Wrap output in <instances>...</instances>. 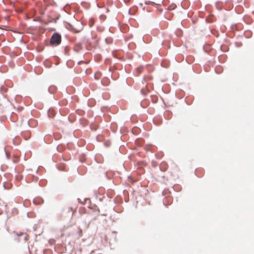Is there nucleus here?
<instances>
[{
	"label": "nucleus",
	"mask_w": 254,
	"mask_h": 254,
	"mask_svg": "<svg viewBox=\"0 0 254 254\" xmlns=\"http://www.w3.org/2000/svg\"><path fill=\"white\" fill-rule=\"evenodd\" d=\"M176 4H175V3H172L171 5H170L168 7V9L169 10H173L176 7Z\"/></svg>",
	"instance_id": "nucleus-9"
},
{
	"label": "nucleus",
	"mask_w": 254,
	"mask_h": 254,
	"mask_svg": "<svg viewBox=\"0 0 254 254\" xmlns=\"http://www.w3.org/2000/svg\"><path fill=\"white\" fill-rule=\"evenodd\" d=\"M215 71H216V72L217 73H218V72H217V69H215ZM219 73H220V72H219Z\"/></svg>",
	"instance_id": "nucleus-22"
},
{
	"label": "nucleus",
	"mask_w": 254,
	"mask_h": 254,
	"mask_svg": "<svg viewBox=\"0 0 254 254\" xmlns=\"http://www.w3.org/2000/svg\"><path fill=\"white\" fill-rule=\"evenodd\" d=\"M56 103L57 104H59V102H58L57 101H56Z\"/></svg>",
	"instance_id": "nucleus-21"
},
{
	"label": "nucleus",
	"mask_w": 254,
	"mask_h": 254,
	"mask_svg": "<svg viewBox=\"0 0 254 254\" xmlns=\"http://www.w3.org/2000/svg\"><path fill=\"white\" fill-rule=\"evenodd\" d=\"M26 236H25V237H24V241H26Z\"/></svg>",
	"instance_id": "nucleus-19"
},
{
	"label": "nucleus",
	"mask_w": 254,
	"mask_h": 254,
	"mask_svg": "<svg viewBox=\"0 0 254 254\" xmlns=\"http://www.w3.org/2000/svg\"><path fill=\"white\" fill-rule=\"evenodd\" d=\"M56 90V87L54 86H52L50 87H49V93L51 94V97L49 96V98H52L53 99H55L54 96L53 95V94L54 93V92Z\"/></svg>",
	"instance_id": "nucleus-3"
},
{
	"label": "nucleus",
	"mask_w": 254,
	"mask_h": 254,
	"mask_svg": "<svg viewBox=\"0 0 254 254\" xmlns=\"http://www.w3.org/2000/svg\"><path fill=\"white\" fill-rule=\"evenodd\" d=\"M205 20L208 23H212L214 21V17L212 15H210L206 18Z\"/></svg>",
	"instance_id": "nucleus-7"
},
{
	"label": "nucleus",
	"mask_w": 254,
	"mask_h": 254,
	"mask_svg": "<svg viewBox=\"0 0 254 254\" xmlns=\"http://www.w3.org/2000/svg\"><path fill=\"white\" fill-rule=\"evenodd\" d=\"M60 17V15H58L56 18H52L51 15H49V23L50 22H55L56 23L57 22V20L59 19Z\"/></svg>",
	"instance_id": "nucleus-5"
},
{
	"label": "nucleus",
	"mask_w": 254,
	"mask_h": 254,
	"mask_svg": "<svg viewBox=\"0 0 254 254\" xmlns=\"http://www.w3.org/2000/svg\"><path fill=\"white\" fill-rule=\"evenodd\" d=\"M105 41H106V42L107 44H109V42H108V39H105Z\"/></svg>",
	"instance_id": "nucleus-16"
},
{
	"label": "nucleus",
	"mask_w": 254,
	"mask_h": 254,
	"mask_svg": "<svg viewBox=\"0 0 254 254\" xmlns=\"http://www.w3.org/2000/svg\"><path fill=\"white\" fill-rule=\"evenodd\" d=\"M56 31V29L55 28H52L49 27V31Z\"/></svg>",
	"instance_id": "nucleus-12"
},
{
	"label": "nucleus",
	"mask_w": 254,
	"mask_h": 254,
	"mask_svg": "<svg viewBox=\"0 0 254 254\" xmlns=\"http://www.w3.org/2000/svg\"><path fill=\"white\" fill-rule=\"evenodd\" d=\"M71 211L72 212V214H73V209L72 208H70Z\"/></svg>",
	"instance_id": "nucleus-17"
},
{
	"label": "nucleus",
	"mask_w": 254,
	"mask_h": 254,
	"mask_svg": "<svg viewBox=\"0 0 254 254\" xmlns=\"http://www.w3.org/2000/svg\"><path fill=\"white\" fill-rule=\"evenodd\" d=\"M23 234V233H17V235L18 237H19V236H21V235H22Z\"/></svg>",
	"instance_id": "nucleus-15"
},
{
	"label": "nucleus",
	"mask_w": 254,
	"mask_h": 254,
	"mask_svg": "<svg viewBox=\"0 0 254 254\" xmlns=\"http://www.w3.org/2000/svg\"><path fill=\"white\" fill-rule=\"evenodd\" d=\"M141 92L142 93V94L143 95H146L147 94V93L148 92V90H146V89H141Z\"/></svg>",
	"instance_id": "nucleus-10"
},
{
	"label": "nucleus",
	"mask_w": 254,
	"mask_h": 254,
	"mask_svg": "<svg viewBox=\"0 0 254 254\" xmlns=\"http://www.w3.org/2000/svg\"><path fill=\"white\" fill-rule=\"evenodd\" d=\"M236 45L237 47H240L241 46H242V43L240 42V43H236Z\"/></svg>",
	"instance_id": "nucleus-11"
},
{
	"label": "nucleus",
	"mask_w": 254,
	"mask_h": 254,
	"mask_svg": "<svg viewBox=\"0 0 254 254\" xmlns=\"http://www.w3.org/2000/svg\"><path fill=\"white\" fill-rule=\"evenodd\" d=\"M181 6L182 7H183V6H182V3H181Z\"/></svg>",
	"instance_id": "nucleus-24"
},
{
	"label": "nucleus",
	"mask_w": 254,
	"mask_h": 254,
	"mask_svg": "<svg viewBox=\"0 0 254 254\" xmlns=\"http://www.w3.org/2000/svg\"><path fill=\"white\" fill-rule=\"evenodd\" d=\"M89 199L88 198H84V201H86L87 200H88Z\"/></svg>",
	"instance_id": "nucleus-18"
},
{
	"label": "nucleus",
	"mask_w": 254,
	"mask_h": 254,
	"mask_svg": "<svg viewBox=\"0 0 254 254\" xmlns=\"http://www.w3.org/2000/svg\"><path fill=\"white\" fill-rule=\"evenodd\" d=\"M82 217L84 218V220L83 221V227L84 229H87L93 218L92 216L90 214H82Z\"/></svg>",
	"instance_id": "nucleus-2"
},
{
	"label": "nucleus",
	"mask_w": 254,
	"mask_h": 254,
	"mask_svg": "<svg viewBox=\"0 0 254 254\" xmlns=\"http://www.w3.org/2000/svg\"><path fill=\"white\" fill-rule=\"evenodd\" d=\"M62 42V36L58 32H55L51 36L50 40V44L53 47H57L60 45Z\"/></svg>",
	"instance_id": "nucleus-1"
},
{
	"label": "nucleus",
	"mask_w": 254,
	"mask_h": 254,
	"mask_svg": "<svg viewBox=\"0 0 254 254\" xmlns=\"http://www.w3.org/2000/svg\"><path fill=\"white\" fill-rule=\"evenodd\" d=\"M150 3H153V2H151L150 1H145V4H149Z\"/></svg>",
	"instance_id": "nucleus-14"
},
{
	"label": "nucleus",
	"mask_w": 254,
	"mask_h": 254,
	"mask_svg": "<svg viewBox=\"0 0 254 254\" xmlns=\"http://www.w3.org/2000/svg\"><path fill=\"white\" fill-rule=\"evenodd\" d=\"M90 208L94 209L95 210L97 211V214H98L100 212V210L98 207V206L96 205H94L93 206L89 207Z\"/></svg>",
	"instance_id": "nucleus-8"
},
{
	"label": "nucleus",
	"mask_w": 254,
	"mask_h": 254,
	"mask_svg": "<svg viewBox=\"0 0 254 254\" xmlns=\"http://www.w3.org/2000/svg\"><path fill=\"white\" fill-rule=\"evenodd\" d=\"M48 243H49V244L51 243V241L50 240H49Z\"/></svg>",
	"instance_id": "nucleus-23"
},
{
	"label": "nucleus",
	"mask_w": 254,
	"mask_h": 254,
	"mask_svg": "<svg viewBox=\"0 0 254 254\" xmlns=\"http://www.w3.org/2000/svg\"><path fill=\"white\" fill-rule=\"evenodd\" d=\"M78 200L79 201V202H81V201L79 198H78Z\"/></svg>",
	"instance_id": "nucleus-20"
},
{
	"label": "nucleus",
	"mask_w": 254,
	"mask_h": 254,
	"mask_svg": "<svg viewBox=\"0 0 254 254\" xmlns=\"http://www.w3.org/2000/svg\"><path fill=\"white\" fill-rule=\"evenodd\" d=\"M49 118L50 117H54L55 115V111L54 108L52 107H50L49 108Z\"/></svg>",
	"instance_id": "nucleus-4"
},
{
	"label": "nucleus",
	"mask_w": 254,
	"mask_h": 254,
	"mask_svg": "<svg viewBox=\"0 0 254 254\" xmlns=\"http://www.w3.org/2000/svg\"><path fill=\"white\" fill-rule=\"evenodd\" d=\"M3 150H4V152L5 153V156H6V158L8 159V154L7 153V152L5 151V147L3 148Z\"/></svg>",
	"instance_id": "nucleus-13"
},
{
	"label": "nucleus",
	"mask_w": 254,
	"mask_h": 254,
	"mask_svg": "<svg viewBox=\"0 0 254 254\" xmlns=\"http://www.w3.org/2000/svg\"><path fill=\"white\" fill-rule=\"evenodd\" d=\"M33 202L34 203L36 204H40L41 203H42L44 202V200L42 198L39 197L34 199L33 200Z\"/></svg>",
	"instance_id": "nucleus-6"
}]
</instances>
